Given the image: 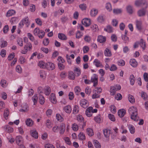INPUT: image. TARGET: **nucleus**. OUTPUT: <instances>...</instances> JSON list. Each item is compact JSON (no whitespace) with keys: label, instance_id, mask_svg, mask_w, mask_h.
I'll use <instances>...</instances> for the list:
<instances>
[{"label":"nucleus","instance_id":"nucleus-50","mask_svg":"<svg viewBox=\"0 0 148 148\" xmlns=\"http://www.w3.org/2000/svg\"><path fill=\"white\" fill-rule=\"evenodd\" d=\"M79 8L82 11L85 10L87 8V6L86 4L83 3L80 4L79 5Z\"/></svg>","mask_w":148,"mask_h":148},{"label":"nucleus","instance_id":"nucleus-24","mask_svg":"<svg viewBox=\"0 0 148 148\" xmlns=\"http://www.w3.org/2000/svg\"><path fill=\"white\" fill-rule=\"evenodd\" d=\"M22 108L21 109L20 111L21 112H26L28 110V105L25 103L24 105L22 106Z\"/></svg>","mask_w":148,"mask_h":148},{"label":"nucleus","instance_id":"nucleus-60","mask_svg":"<svg viewBox=\"0 0 148 148\" xmlns=\"http://www.w3.org/2000/svg\"><path fill=\"white\" fill-rule=\"evenodd\" d=\"M18 44L21 47L23 45V41L22 39L21 38H18L17 39Z\"/></svg>","mask_w":148,"mask_h":148},{"label":"nucleus","instance_id":"nucleus-10","mask_svg":"<svg viewBox=\"0 0 148 148\" xmlns=\"http://www.w3.org/2000/svg\"><path fill=\"white\" fill-rule=\"evenodd\" d=\"M80 105L84 108H86L88 106L87 101L85 99H82L80 101Z\"/></svg>","mask_w":148,"mask_h":148},{"label":"nucleus","instance_id":"nucleus-30","mask_svg":"<svg viewBox=\"0 0 148 148\" xmlns=\"http://www.w3.org/2000/svg\"><path fill=\"white\" fill-rule=\"evenodd\" d=\"M44 91L46 95H49L51 92V89L50 87L48 86H45Z\"/></svg>","mask_w":148,"mask_h":148},{"label":"nucleus","instance_id":"nucleus-4","mask_svg":"<svg viewBox=\"0 0 148 148\" xmlns=\"http://www.w3.org/2000/svg\"><path fill=\"white\" fill-rule=\"evenodd\" d=\"M135 5L137 7L145 5V9L148 7V3L146 0H136L135 1Z\"/></svg>","mask_w":148,"mask_h":148},{"label":"nucleus","instance_id":"nucleus-55","mask_svg":"<svg viewBox=\"0 0 148 148\" xmlns=\"http://www.w3.org/2000/svg\"><path fill=\"white\" fill-rule=\"evenodd\" d=\"M94 144L96 148H100L101 147L100 144L97 140H95L94 141Z\"/></svg>","mask_w":148,"mask_h":148},{"label":"nucleus","instance_id":"nucleus-44","mask_svg":"<svg viewBox=\"0 0 148 148\" xmlns=\"http://www.w3.org/2000/svg\"><path fill=\"white\" fill-rule=\"evenodd\" d=\"M78 138L79 139L81 140H84L86 139V137L84 134L81 132H80L79 134Z\"/></svg>","mask_w":148,"mask_h":148},{"label":"nucleus","instance_id":"nucleus-61","mask_svg":"<svg viewBox=\"0 0 148 148\" xmlns=\"http://www.w3.org/2000/svg\"><path fill=\"white\" fill-rule=\"evenodd\" d=\"M108 116L109 119L112 121H115V117L113 115L109 114H108Z\"/></svg>","mask_w":148,"mask_h":148},{"label":"nucleus","instance_id":"nucleus-48","mask_svg":"<svg viewBox=\"0 0 148 148\" xmlns=\"http://www.w3.org/2000/svg\"><path fill=\"white\" fill-rule=\"evenodd\" d=\"M9 110L7 108L5 109L4 110L3 114L4 117L5 119H7L9 115Z\"/></svg>","mask_w":148,"mask_h":148},{"label":"nucleus","instance_id":"nucleus-37","mask_svg":"<svg viewBox=\"0 0 148 148\" xmlns=\"http://www.w3.org/2000/svg\"><path fill=\"white\" fill-rule=\"evenodd\" d=\"M58 37L59 39L61 40H66L67 39L66 36L65 34L62 33H58Z\"/></svg>","mask_w":148,"mask_h":148},{"label":"nucleus","instance_id":"nucleus-54","mask_svg":"<svg viewBox=\"0 0 148 148\" xmlns=\"http://www.w3.org/2000/svg\"><path fill=\"white\" fill-rule=\"evenodd\" d=\"M104 30L109 33H111L113 32L112 28L110 25L108 26L106 28H105Z\"/></svg>","mask_w":148,"mask_h":148},{"label":"nucleus","instance_id":"nucleus-12","mask_svg":"<svg viewBox=\"0 0 148 148\" xmlns=\"http://www.w3.org/2000/svg\"><path fill=\"white\" fill-rule=\"evenodd\" d=\"M92 107H89L86 110L85 114L88 117H90L92 115Z\"/></svg>","mask_w":148,"mask_h":148},{"label":"nucleus","instance_id":"nucleus-64","mask_svg":"<svg viewBox=\"0 0 148 148\" xmlns=\"http://www.w3.org/2000/svg\"><path fill=\"white\" fill-rule=\"evenodd\" d=\"M38 97L36 95H34L32 97V100L34 103V105L36 104L37 103Z\"/></svg>","mask_w":148,"mask_h":148},{"label":"nucleus","instance_id":"nucleus-47","mask_svg":"<svg viewBox=\"0 0 148 148\" xmlns=\"http://www.w3.org/2000/svg\"><path fill=\"white\" fill-rule=\"evenodd\" d=\"M128 99L129 101L131 103H134L135 101L134 97L131 95H128Z\"/></svg>","mask_w":148,"mask_h":148},{"label":"nucleus","instance_id":"nucleus-20","mask_svg":"<svg viewBox=\"0 0 148 148\" xmlns=\"http://www.w3.org/2000/svg\"><path fill=\"white\" fill-rule=\"evenodd\" d=\"M50 100L53 103H55L56 102L57 100L55 95L54 94L52 93L50 96Z\"/></svg>","mask_w":148,"mask_h":148},{"label":"nucleus","instance_id":"nucleus-33","mask_svg":"<svg viewBox=\"0 0 148 148\" xmlns=\"http://www.w3.org/2000/svg\"><path fill=\"white\" fill-rule=\"evenodd\" d=\"M68 77L70 79H74L75 78V75L73 71H70L69 72Z\"/></svg>","mask_w":148,"mask_h":148},{"label":"nucleus","instance_id":"nucleus-15","mask_svg":"<svg viewBox=\"0 0 148 148\" xmlns=\"http://www.w3.org/2000/svg\"><path fill=\"white\" fill-rule=\"evenodd\" d=\"M94 64L97 67H100L102 68L103 67V65L100 61L97 59H95L93 61Z\"/></svg>","mask_w":148,"mask_h":148},{"label":"nucleus","instance_id":"nucleus-58","mask_svg":"<svg viewBox=\"0 0 148 148\" xmlns=\"http://www.w3.org/2000/svg\"><path fill=\"white\" fill-rule=\"evenodd\" d=\"M91 28L94 32H96L98 29L97 25L95 24L92 25L91 27Z\"/></svg>","mask_w":148,"mask_h":148},{"label":"nucleus","instance_id":"nucleus-56","mask_svg":"<svg viewBox=\"0 0 148 148\" xmlns=\"http://www.w3.org/2000/svg\"><path fill=\"white\" fill-rule=\"evenodd\" d=\"M142 97L144 100H146L147 99L148 96L147 93L144 92H141Z\"/></svg>","mask_w":148,"mask_h":148},{"label":"nucleus","instance_id":"nucleus-45","mask_svg":"<svg viewBox=\"0 0 148 148\" xmlns=\"http://www.w3.org/2000/svg\"><path fill=\"white\" fill-rule=\"evenodd\" d=\"M74 71L77 76L80 75L81 70L79 68L75 67L74 70Z\"/></svg>","mask_w":148,"mask_h":148},{"label":"nucleus","instance_id":"nucleus-51","mask_svg":"<svg viewBox=\"0 0 148 148\" xmlns=\"http://www.w3.org/2000/svg\"><path fill=\"white\" fill-rule=\"evenodd\" d=\"M40 75L41 77L44 79L46 77V73L45 71L43 70L40 71Z\"/></svg>","mask_w":148,"mask_h":148},{"label":"nucleus","instance_id":"nucleus-6","mask_svg":"<svg viewBox=\"0 0 148 148\" xmlns=\"http://www.w3.org/2000/svg\"><path fill=\"white\" fill-rule=\"evenodd\" d=\"M32 47V45L31 43L29 42L27 43L24 47L23 49L21 51V53L23 54H26L28 50H30Z\"/></svg>","mask_w":148,"mask_h":148},{"label":"nucleus","instance_id":"nucleus-27","mask_svg":"<svg viewBox=\"0 0 148 148\" xmlns=\"http://www.w3.org/2000/svg\"><path fill=\"white\" fill-rule=\"evenodd\" d=\"M25 123L27 126L30 127L33 125L34 122L31 119L28 118L25 121Z\"/></svg>","mask_w":148,"mask_h":148},{"label":"nucleus","instance_id":"nucleus-11","mask_svg":"<svg viewBox=\"0 0 148 148\" xmlns=\"http://www.w3.org/2000/svg\"><path fill=\"white\" fill-rule=\"evenodd\" d=\"M146 11L145 9L143 8L139 10L137 12V15L139 17H143L145 16Z\"/></svg>","mask_w":148,"mask_h":148},{"label":"nucleus","instance_id":"nucleus-16","mask_svg":"<svg viewBox=\"0 0 148 148\" xmlns=\"http://www.w3.org/2000/svg\"><path fill=\"white\" fill-rule=\"evenodd\" d=\"M97 41L101 43L105 42L106 40V38L105 37L102 35H99L97 37Z\"/></svg>","mask_w":148,"mask_h":148},{"label":"nucleus","instance_id":"nucleus-3","mask_svg":"<svg viewBox=\"0 0 148 148\" xmlns=\"http://www.w3.org/2000/svg\"><path fill=\"white\" fill-rule=\"evenodd\" d=\"M35 35L37 36L39 38H42L44 36L45 33L42 30H40L38 28H36L34 31Z\"/></svg>","mask_w":148,"mask_h":148},{"label":"nucleus","instance_id":"nucleus-46","mask_svg":"<svg viewBox=\"0 0 148 148\" xmlns=\"http://www.w3.org/2000/svg\"><path fill=\"white\" fill-rule=\"evenodd\" d=\"M94 120L97 123H100L101 121L100 115L98 114L94 118Z\"/></svg>","mask_w":148,"mask_h":148},{"label":"nucleus","instance_id":"nucleus-39","mask_svg":"<svg viewBox=\"0 0 148 148\" xmlns=\"http://www.w3.org/2000/svg\"><path fill=\"white\" fill-rule=\"evenodd\" d=\"M84 40L85 42L89 43L91 40V37L88 35H86L84 36Z\"/></svg>","mask_w":148,"mask_h":148},{"label":"nucleus","instance_id":"nucleus-34","mask_svg":"<svg viewBox=\"0 0 148 148\" xmlns=\"http://www.w3.org/2000/svg\"><path fill=\"white\" fill-rule=\"evenodd\" d=\"M140 44L143 50H144L146 47L145 41L142 39H141L140 41Z\"/></svg>","mask_w":148,"mask_h":148},{"label":"nucleus","instance_id":"nucleus-17","mask_svg":"<svg viewBox=\"0 0 148 148\" xmlns=\"http://www.w3.org/2000/svg\"><path fill=\"white\" fill-rule=\"evenodd\" d=\"M126 10L127 12L130 14H132L134 12L133 6L130 5H128L126 6Z\"/></svg>","mask_w":148,"mask_h":148},{"label":"nucleus","instance_id":"nucleus-21","mask_svg":"<svg viewBox=\"0 0 148 148\" xmlns=\"http://www.w3.org/2000/svg\"><path fill=\"white\" fill-rule=\"evenodd\" d=\"M7 42L5 41L3 38L0 39V47L3 48L6 47L7 45Z\"/></svg>","mask_w":148,"mask_h":148},{"label":"nucleus","instance_id":"nucleus-22","mask_svg":"<svg viewBox=\"0 0 148 148\" xmlns=\"http://www.w3.org/2000/svg\"><path fill=\"white\" fill-rule=\"evenodd\" d=\"M105 7L107 10L109 12H110L112 10V5L110 2H108L106 3Z\"/></svg>","mask_w":148,"mask_h":148},{"label":"nucleus","instance_id":"nucleus-41","mask_svg":"<svg viewBox=\"0 0 148 148\" xmlns=\"http://www.w3.org/2000/svg\"><path fill=\"white\" fill-rule=\"evenodd\" d=\"M86 132L88 135L90 136H92L94 134L93 131L91 128H88L86 129Z\"/></svg>","mask_w":148,"mask_h":148},{"label":"nucleus","instance_id":"nucleus-62","mask_svg":"<svg viewBox=\"0 0 148 148\" xmlns=\"http://www.w3.org/2000/svg\"><path fill=\"white\" fill-rule=\"evenodd\" d=\"M49 42V40L48 38H45L43 41V44L44 45H47Z\"/></svg>","mask_w":148,"mask_h":148},{"label":"nucleus","instance_id":"nucleus-36","mask_svg":"<svg viewBox=\"0 0 148 148\" xmlns=\"http://www.w3.org/2000/svg\"><path fill=\"white\" fill-rule=\"evenodd\" d=\"M71 128L74 131H77L79 129V126L76 123H74L71 125Z\"/></svg>","mask_w":148,"mask_h":148},{"label":"nucleus","instance_id":"nucleus-14","mask_svg":"<svg viewBox=\"0 0 148 148\" xmlns=\"http://www.w3.org/2000/svg\"><path fill=\"white\" fill-rule=\"evenodd\" d=\"M103 133L105 137L108 138L111 134V130L108 129H104L103 130Z\"/></svg>","mask_w":148,"mask_h":148},{"label":"nucleus","instance_id":"nucleus-13","mask_svg":"<svg viewBox=\"0 0 148 148\" xmlns=\"http://www.w3.org/2000/svg\"><path fill=\"white\" fill-rule=\"evenodd\" d=\"M46 68L49 70H53L55 68V64L51 62H48L47 63Z\"/></svg>","mask_w":148,"mask_h":148},{"label":"nucleus","instance_id":"nucleus-59","mask_svg":"<svg viewBox=\"0 0 148 148\" xmlns=\"http://www.w3.org/2000/svg\"><path fill=\"white\" fill-rule=\"evenodd\" d=\"M56 118L58 121H59L60 122H62L63 121V118L59 114H56Z\"/></svg>","mask_w":148,"mask_h":148},{"label":"nucleus","instance_id":"nucleus-35","mask_svg":"<svg viewBox=\"0 0 148 148\" xmlns=\"http://www.w3.org/2000/svg\"><path fill=\"white\" fill-rule=\"evenodd\" d=\"M15 13V11L14 10H10L7 12L6 13V16L7 17L11 16L14 14Z\"/></svg>","mask_w":148,"mask_h":148},{"label":"nucleus","instance_id":"nucleus-25","mask_svg":"<svg viewBox=\"0 0 148 148\" xmlns=\"http://www.w3.org/2000/svg\"><path fill=\"white\" fill-rule=\"evenodd\" d=\"M130 64L132 67H135L137 65V62L136 60L134 59H132L130 60Z\"/></svg>","mask_w":148,"mask_h":148},{"label":"nucleus","instance_id":"nucleus-38","mask_svg":"<svg viewBox=\"0 0 148 148\" xmlns=\"http://www.w3.org/2000/svg\"><path fill=\"white\" fill-rule=\"evenodd\" d=\"M128 127L130 133L132 134H134L135 132V128L134 127L131 125H128Z\"/></svg>","mask_w":148,"mask_h":148},{"label":"nucleus","instance_id":"nucleus-32","mask_svg":"<svg viewBox=\"0 0 148 148\" xmlns=\"http://www.w3.org/2000/svg\"><path fill=\"white\" fill-rule=\"evenodd\" d=\"M64 110L67 113H70L71 112L72 109L70 106L68 105L65 106L64 108Z\"/></svg>","mask_w":148,"mask_h":148},{"label":"nucleus","instance_id":"nucleus-5","mask_svg":"<svg viewBox=\"0 0 148 148\" xmlns=\"http://www.w3.org/2000/svg\"><path fill=\"white\" fill-rule=\"evenodd\" d=\"M102 89L101 87H97L95 88L94 90V94L92 95V98L93 99H95L96 98H99L100 97L99 94L101 92Z\"/></svg>","mask_w":148,"mask_h":148},{"label":"nucleus","instance_id":"nucleus-40","mask_svg":"<svg viewBox=\"0 0 148 148\" xmlns=\"http://www.w3.org/2000/svg\"><path fill=\"white\" fill-rule=\"evenodd\" d=\"M39 101L40 104H43L45 102V98L44 97L41 95H40L39 96Z\"/></svg>","mask_w":148,"mask_h":148},{"label":"nucleus","instance_id":"nucleus-52","mask_svg":"<svg viewBox=\"0 0 148 148\" xmlns=\"http://www.w3.org/2000/svg\"><path fill=\"white\" fill-rule=\"evenodd\" d=\"M130 79L131 84L133 85L135 82V78L134 75H132L130 76Z\"/></svg>","mask_w":148,"mask_h":148},{"label":"nucleus","instance_id":"nucleus-26","mask_svg":"<svg viewBox=\"0 0 148 148\" xmlns=\"http://www.w3.org/2000/svg\"><path fill=\"white\" fill-rule=\"evenodd\" d=\"M38 66L40 67L43 69L46 68L47 67V63H45L42 61H40L39 62Z\"/></svg>","mask_w":148,"mask_h":148},{"label":"nucleus","instance_id":"nucleus-49","mask_svg":"<svg viewBox=\"0 0 148 148\" xmlns=\"http://www.w3.org/2000/svg\"><path fill=\"white\" fill-rule=\"evenodd\" d=\"M114 86H111L110 89V93L111 95H114L117 91Z\"/></svg>","mask_w":148,"mask_h":148},{"label":"nucleus","instance_id":"nucleus-23","mask_svg":"<svg viewBox=\"0 0 148 148\" xmlns=\"http://www.w3.org/2000/svg\"><path fill=\"white\" fill-rule=\"evenodd\" d=\"M105 56L108 57H110L111 56L112 54L111 51L108 48H106L104 51Z\"/></svg>","mask_w":148,"mask_h":148},{"label":"nucleus","instance_id":"nucleus-18","mask_svg":"<svg viewBox=\"0 0 148 148\" xmlns=\"http://www.w3.org/2000/svg\"><path fill=\"white\" fill-rule=\"evenodd\" d=\"M60 129V133L61 134H63L64 133L65 130V125L63 123H61L59 128Z\"/></svg>","mask_w":148,"mask_h":148},{"label":"nucleus","instance_id":"nucleus-9","mask_svg":"<svg viewBox=\"0 0 148 148\" xmlns=\"http://www.w3.org/2000/svg\"><path fill=\"white\" fill-rule=\"evenodd\" d=\"M16 141L18 145H23V139L20 136H17L16 138Z\"/></svg>","mask_w":148,"mask_h":148},{"label":"nucleus","instance_id":"nucleus-1","mask_svg":"<svg viewBox=\"0 0 148 148\" xmlns=\"http://www.w3.org/2000/svg\"><path fill=\"white\" fill-rule=\"evenodd\" d=\"M129 113L131 114V118L134 121H138L139 117L138 116L137 110L136 107L132 106L130 108L128 109Z\"/></svg>","mask_w":148,"mask_h":148},{"label":"nucleus","instance_id":"nucleus-43","mask_svg":"<svg viewBox=\"0 0 148 148\" xmlns=\"http://www.w3.org/2000/svg\"><path fill=\"white\" fill-rule=\"evenodd\" d=\"M122 39L124 41V42L125 43H128L129 42V38L126 36L122 35H121Z\"/></svg>","mask_w":148,"mask_h":148},{"label":"nucleus","instance_id":"nucleus-29","mask_svg":"<svg viewBox=\"0 0 148 148\" xmlns=\"http://www.w3.org/2000/svg\"><path fill=\"white\" fill-rule=\"evenodd\" d=\"M98 13L97 10L95 8H93L90 12V14L92 16H95Z\"/></svg>","mask_w":148,"mask_h":148},{"label":"nucleus","instance_id":"nucleus-53","mask_svg":"<svg viewBox=\"0 0 148 148\" xmlns=\"http://www.w3.org/2000/svg\"><path fill=\"white\" fill-rule=\"evenodd\" d=\"M79 108L78 106L75 105L74 106L73 110V113L76 114L78 113L79 111Z\"/></svg>","mask_w":148,"mask_h":148},{"label":"nucleus","instance_id":"nucleus-8","mask_svg":"<svg viewBox=\"0 0 148 148\" xmlns=\"http://www.w3.org/2000/svg\"><path fill=\"white\" fill-rule=\"evenodd\" d=\"M82 22L83 25L86 27L89 26L91 24L90 19L87 18L83 19Z\"/></svg>","mask_w":148,"mask_h":148},{"label":"nucleus","instance_id":"nucleus-31","mask_svg":"<svg viewBox=\"0 0 148 148\" xmlns=\"http://www.w3.org/2000/svg\"><path fill=\"white\" fill-rule=\"evenodd\" d=\"M126 111L124 109L120 110L118 112V115L120 117H123L125 114Z\"/></svg>","mask_w":148,"mask_h":148},{"label":"nucleus","instance_id":"nucleus-28","mask_svg":"<svg viewBox=\"0 0 148 148\" xmlns=\"http://www.w3.org/2000/svg\"><path fill=\"white\" fill-rule=\"evenodd\" d=\"M31 135L32 136L35 138H37L38 137L37 132L35 130H33L31 131Z\"/></svg>","mask_w":148,"mask_h":148},{"label":"nucleus","instance_id":"nucleus-63","mask_svg":"<svg viewBox=\"0 0 148 148\" xmlns=\"http://www.w3.org/2000/svg\"><path fill=\"white\" fill-rule=\"evenodd\" d=\"M15 56L14 53H10L8 57V59L9 61H11L13 58H14Z\"/></svg>","mask_w":148,"mask_h":148},{"label":"nucleus","instance_id":"nucleus-42","mask_svg":"<svg viewBox=\"0 0 148 148\" xmlns=\"http://www.w3.org/2000/svg\"><path fill=\"white\" fill-rule=\"evenodd\" d=\"M113 11L114 14H120L122 12V10L121 9H114Z\"/></svg>","mask_w":148,"mask_h":148},{"label":"nucleus","instance_id":"nucleus-7","mask_svg":"<svg viewBox=\"0 0 148 148\" xmlns=\"http://www.w3.org/2000/svg\"><path fill=\"white\" fill-rule=\"evenodd\" d=\"M98 77L96 74H94L91 77V80L93 83V86L95 87L98 84Z\"/></svg>","mask_w":148,"mask_h":148},{"label":"nucleus","instance_id":"nucleus-2","mask_svg":"<svg viewBox=\"0 0 148 148\" xmlns=\"http://www.w3.org/2000/svg\"><path fill=\"white\" fill-rule=\"evenodd\" d=\"M25 24L27 27H29L30 24L29 18L27 16L25 17L19 23V28H22Z\"/></svg>","mask_w":148,"mask_h":148},{"label":"nucleus","instance_id":"nucleus-57","mask_svg":"<svg viewBox=\"0 0 148 148\" xmlns=\"http://www.w3.org/2000/svg\"><path fill=\"white\" fill-rule=\"evenodd\" d=\"M117 63L119 66H123L125 64V62L123 60H120L117 62Z\"/></svg>","mask_w":148,"mask_h":148},{"label":"nucleus","instance_id":"nucleus-19","mask_svg":"<svg viewBox=\"0 0 148 148\" xmlns=\"http://www.w3.org/2000/svg\"><path fill=\"white\" fill-rule=\"evenodd\" d=\"M136 25L137 29L139 30L142 29V22L137 20L136 21Z\"/></svg>","mask_w":148,"mask_h":148}]
</instances>
